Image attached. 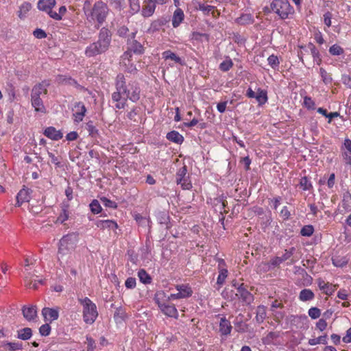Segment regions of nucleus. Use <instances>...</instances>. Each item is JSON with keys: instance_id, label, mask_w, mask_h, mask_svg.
I'll return each mask as SVG.
<instances>
[{"instance_id": "42", "label": "nucleus", "mask_w": 351, "mask_h": 351, "mask_svg": "<svg viewBox=\"0 0 351 351\" xmlns=\"http://www.w3.org/2000/svg\"><path fill=\"white\" fill-rule=\"evenodd\" d=\"M69 219V210L68 206H65L62 208V212L56 219L57 223H62Z\"/></svg>"}, {"instance_id": "17", "label": "nucleus", "mask_w": 351, "mask_h": 351, "mask_svg": "<svg viewBox=\"0 0 351 351\" xmlns=\"http://www.w3.org/2000/svg\"><path fill=\"white\" fill-rule=\"evenodd\" d=\"M300 48L305 51H306V49L309 50L311 54L313 56L314 62L317 65L321 64L322 60L320 56V53L314 44L309 43L306 47L301 46Z\"/></svg>"}, {"instance_id": "29", "label": "nucleus", "mask_w": 351, "mask_h": 351, "mask_svg": "<svg viewBox=\"0 0 351 351\" xmlns=\"http://www.w3.org/2000/svg\"><path fill=\"white\" fill-rule=\"evenodd\" d=\"M254 98L259 105H263L267 103L268 100L267 93L265 90L258 88Z\"/></svg>"}, {"instance_id": "56", "label": "nucleus", "mask_w": 351, "mask_h": 351, "mask_svg": "<svg viewBox=\"0 0 351 351\" xmlns=\"http://www.w3.org/2000/svg\"><path fill=\"white\" fill-rule=\"evenodd\" d=\"M277 337H278V335L276 332H270L267 335V336L263 339V341L265 344H269L271 342V341Z\"/></svg>"}, {"instance_id": "63", "label": "nucleus", "mask_w": 351, "mask_h": 351, "mask_svg": "<svg viewBox=\"0 0 351 351\" xmlns=\"http://www.w3.org/2000/svg\"><path fill=\"white\" fill-rule=\"evenodd\" d=\"M132 52H131L129 49H128L121 56V62H125L128 61H132Z\"/></svg>"}, {"instance_id": "2", "label": "nucleus", "mask_w": 351, "mask_h": 351, "mask_svg": "<svg viewBox=\"0 0 351 351\" xmlns=\"http://www.w3.org/2000/svg\"><path fill=\"white\" fill-rule=\"evenodd\" d=\"M78 241V234L75 232L67 234L60 240L58 261L64 269L65 268V265L69 267L71 266V263L69 261L71 258V252L75 249Z\"/></svg>"}, {"instance_id": "26", "label": "nucleus", "mask_w": 351, "mask_h": 351, "mask_svg": "<svg viewBox=\"0 0 351 351\" xmlns=\"http://www.w3.org/2000/svg\"><path fill=\"white\" fill-rule=\"evenodd\" d=\"M31 103L36 112H46L45 107L40 97H31Z\"/></svg>"}, {"instance_id": "55", "label": "nucleus", "mask_w": 351, "mask_h": 351, "mask_svg": "<svg viewBox=\"0 0 351 351\" xmlns=\"http://www.w3.org/2000/svg\"><path fill=\"white\" fill-rule=\"evenodd\" d=\"M87 351H94L96 348L95 340L89 336H86Z\"/></svg>"}, {"instance_id": "5", "label": "nucleus", "mask_w": 351, "mask_h": 351, "mask_svg": "<svg viewBox=\"0 0 351 351\" xmlns=\"http://www.w3.org/2000/svg\"><path fill=\"white\" fill-rule=\"evenodd\" d=\"M79 303L82 306V317L87 324H93L98 317L96 304L88 297L78 298Z\"/></svg>"}, {"instance_id": "54", "label": "nucleus", "mask_w": 351, "mask_h": 351, "mask_svg": "<svg viewBox=\"0 0 351 351\" xmlns=\"http://www.w3.org/2000/svg\"><path fill=\"white\" fill-rule=\"evenodd\" d=\"M40 334L42 336H48L51 332V326L49 324L42 325L39 328Z\"/></svg>"}, {"instance_id": "24", "label": "nucleus", "mask_w": 351, "mask_h": 351, "mask_svg": "<svg viewBox=\"0 0 351 351\" xmlns=\"http://www.w3.org/2000/svg\"><path fill=\"white\" fill-rule=\"evenodd\" d=\"M128 45L129 47L128 49H129L131 52L137 55H141L144 53V47L137 40H133L130 43H128Z\"/></svg>"}, {"instance_id": "30", "label": "nucleus", "mask_w": 351, "mask_h": 351, "mask_svg": "<svg viewBox=\"0 0 351 351\" xmlns=\"http://www.w3.org/2000/svg\"><path fill=\"white\" fill-rule=\"evenodd\" d=\"M314 293L309 289H302L299 294V300L302 302L312 300L314 299Z\"/></svg>"}, {"instance_id": "53", "label": "nucleus", "mask_w": 351, "mask_h": 351, "mask_svg": "<svg viewBox=\"0 0 351 351\" xmlns=\"http://www.w3.org/2000/svg\"><path fill=\"white\" fill-rule=\"evenodd\" d=\"M304 104L308 109H315V103L310 97L306 96L304 97Z\"/></svg>"}, {"instance_id": "14", "label": "nucleus", "mask_w": 351, "mask_h": 351, "mask_svg": "<svg viewBox=\"0 0 351 351\" xmlns=\"http://www.w3.org/2000/svg\"><path fill=\"white\" fill-rule=\"evenodd\" d=\"M32 191L25 186L21 189L16 195V205L20 206L25 202H28L31 199Z\"/></svg>"}, {"instance_id": "6", "label": "nucleus", "mask_w": 351, "mask_h": 351, "mask_svg": "<svg viewBox=\"0 0 351 351\" xmlns=\"http://www.w3.org/2000/svg\"><path fill=\"white\" fill-rule=\"evenodd\" d=\"M84 12L89 21L96 20L99 24H102L108 14V8L104 2L97 1L89 13H87L86 10Z\"/></svg>"}, {"instance_id": "23", "label": "nucleus", "mask_w": 351, "mask_h": 351, "mask_svg": "<svg viewBox=\"0 0 351 351\" xmlns=\"http://www.w3.org/2000/svg\"><path fill=\"white\" fill-rule=\"evenodd\" d=\"M184 19V14L182 9L177 8L173 15L172 25L173 27H178Z\"/></svg>"}, {"instance_id": "59", "label": "nucleus", "mask_w": 351, "mask_h": 351, "mask_svg": "<svg viewBox=\"0 0 351 351\" xmlns=\"http://www.w3.org/2000/svg\"><path fill=\"white\" fill-rule=\"evenodd\" d=\"M235 330L239 332H244L247 330V326L245 322H241L234 324Z\"/></svg>"}, {"instance_id": "36", "label": "nucleus", "mask_w": 351, "mask_h": 351, "mask_svg": "<svg viewBox=\"0 0 351 351\" xmlns=\"http://www.w3.org/2000/svg\"><path fill=\"white\" fill-rule=\"evenodd\" d=\"M138 276L140 281L143 284H150L152 282V278L143 269H140L138 271Z\"/></svg>"}, {"instance_id": "3", "label": "nucleus", "mask_w": 351, "mask_h": 351, "mask_svg": "<svg viewBox=\"0 0 351 351\" xmlns=\"http://www.w3.org/2000/svg\"><path fill=\"white\" fill-rule=\"evenodd\" d=\"M110 32L107 28H101L97 41L90 44L86 47L84 51L85 56L87 58H92L106 52L110 47Z\"/></svg>"}, {"instance_id": "27", "label": "nucleus", "mask_w": 351, "mask_h": 351, "mask_svg": "<svg viewBox=\"0 0 351 351\" xmlns=\"http://www.w3.org/2000/svg\"><path fill=\"white\" fill-rule=\"evenodd\" d=\"M166 138L175 143L182 144L184 141V137L178 131L173 130L167 134Z\"/></svg>"}, {"instance_id": "48", "label": "nucleus", "mask_w": 351, "mask_h": 351, "mask_svg": "<svg viewBox=\"0 0 351 351\" xmlns=\"http://www.w3.org/2000/svg\"><path fill=\"white\" fill-rule=\"evenodd\" d=\"M295 251V248L294 247H290L289 249H286L283 254L281 256H280L282 262L289 260L293 256Z\"/></svg>"}, {"instance_id": "10", "label": "nucleus", "mask_w": 351, "mask_h": 351, "mask_svg": "<svg viewBox=\"0 0 351 351\" xmlns=\"http://www.w3.org/2000/svg\"><path fill=\"white\" fill-rule=\"evenodd\" d=\"M56 4V0H39L38 10L47 12L51 19L60 18L57 12L53 10Z\"/></svg>"}, {"instance_id": "47", "label": "nucleus", "mask_w": 351, "mask_h": 351, "mask_svg": "<svg viewBox=\"0 0 351 351\" xmlns=\"http://www.w3.org/2000/svg\"><path fill=\"white\" fill-rule=\"evenodd\" d=\"M314 232V228L312 225H306L302 228L300 234L304 237H311Z\"/></svg>"}, {"instance_id": "58", "label": "nucleus", "mask_w": 351, "mask_h": 351, "mask_svg": "<svg viewBox=\"0 0 351 351\" xmlns=\"http://www.w3.org/2000/svg\"><path fill=\"white\" fill-rule=\"evenodd\" d=\"M9 350L10 351H16L22 349V344L19 342H8L6 344Z\"/></svg>"}, {"instance_id": "20", "label": "nucleus", "mask_w": 351, "mask_h": 351, "mask_svg": "<svg viewBox=\"0 0 351 351\" xmlns=\"http://www.w3.org/2000/svg\"><path fill=\"white\" fill-rule=\"evenodd\" d=\"M22 312L25 319L29 322L34 321L37 317V308L36 306H24Z\"/></svg>"}, {"instance_id": "64", "label": "nucleus", "mask_w": 351, "mask_h": 351, "mask_svg": "<svg viewBox=\"0 0 351 351\" xmlns=\"http://www.w3.org/2000/svg\"><path fill=\"white\" fill-rule=\"evenodd\" d=\"M327 327V322L324 319H320L316 324V328L320 331H324Z\"/></svg>"}, {"instance_id": "57", "label": "nucleus", "mask_w": 351, "mask_h": 351, "mask_svg": "<svg viewBox=\"0 0 351 351\" xmlns=\"http://www.w3.org/2000/svg\"><path fill=\"white\" fill-rule=\"evenodd\" d=\"M101 200L105 206L112 208H117V205L114 202L108 199L107 197H104L101 198Z\"/></svg>"}, {"instance_id": "1", "label": "nucleus", "mask_w": 351, "mask_h": 351, "mask_svg": "<svg viewBox=\"0 0 351 351\" xmlns=\"http://www.w3.org/2000/svg\"><path fill=\"white\" fill-rule=\"evenodd\" d=\"M116 90L112 94V101L116 109H124L128 99L136 102L140 99L141 88L136 81L127 82L123 74L119 73L115 78Z\"/></svg>"}, {"instance_id": "39", "label": "nucleus", "mask_w": 351, "mask_h": 351, "mask_svg": "<svg viewBox=\"0 0 351 351\" xmlns=\"http://www.w3.org/2000/svg\"><path fill=\"white\" fill-rule=\"evenodd\" d=\"M121 64L123 66L124 70L130 73L134 74L137 71V69L132 61L125 62H121Z\"/></svg>"}, {"instance_id": "19", "label": "nucleus", "mask_w": 351, "mask_h": 351, "mask_svg": "<svg viewBox=\"0 0 351 351\" xmlns=\"http://www.w3.org/2000/svg\"><path fill=\"white\" fill-rule=\"evenodd\" d=\"M56 80L57 83L59 84L71 86L77 88H81V86L75 79H73L72 77L67 75H58L56 77Z\"/></svg>"}, {"instance_id": "18", "label": "nucleus", "mask_w": 351, "mask_h": 351, "mask_svg": "<svg viewBox=\"0 0 351 351\" xmlns=\"http://www.w3.org/2000/svg\"><path fill=\"white\" fill-rule=\"evenodd\" d=\"M155 9L156 3L153 0H144L141 14L144 17H149L154 13Z\"/></svg>"}, {"instance_id": "51", "label": "nucleus", "mask_w": 351, "mask_h": 351, "mask_svg": "<svg viewBox=\"0 0 351 351\" xmlns=\"http://www.w3.org/2000/svg\"><path fill=\"white\" fill-rule=\"evenodd\" d=\"M337 285H332V284L328 282L326 285V286L324 287L325 289H324L322 290V291L324 293H325L327 295H331L335 291V290L337 289Z\"/></svg>"}, {"instance_id": "34", "label": "nucleus", "mask_w": 351, "mask_h": 351, "mask_svg": "<svg viewBox=\"0 0 351 351\" xmlns=\"http://www.w3.org/2000/svg\"><path fill=\"white\" fill-rule=\"evenodd\" d=\"M32 9V5L29 2H24L21 4L19 8V11L18 12V16L19 18L23 19L25 16V15L28 13V12Z\"/></svg>"}, {"instance_id": "12", "label": "nucleus", "mask_w": 351, "mask_h": 351, "mask_svg": "<svg viewBox=\"0 0 351 351\" xmlns=\"http://www.w3.org/2000/svg\"><path fill=\"white\" fill-rule=\"evenodd\" d=\"M23 272L25 286L29 289H36L38 288V283H41V280H38L37 282L35 278L37 276L32 274L27 268H25Z\"/></svg>"}, {"instance_id": "4", "label": "nucleus", "mask_w": 351, "mask_h": 351, "mask_svg": "<svg viewBox=\"0 0 351 351\" xmlns=\"http://www.w3.org/2000/svg\"><path fill=\"white\" fill-rule=\"evenodd\" d=\"M154 299L163 314L169 317L176 319L178 317L179 314L176 306L169 302L171 300H173L169 298V295H167L165 291H157L155 293Z\"/></svg>"}, {"instance_id": "13", "label": "nucleus", "mask_w": 351, "mask_h": 351, "mask_svg": "<svg viewBox=\"0 0 351 351\" xmlns=\"http://www.w3.org/2000/svg\"><path fill=\"white\" fill-rule=\"evenodd\" d=\"M74 113H73V117H74V121L79 123L81 122L86 112V108L84 106V104L81 102H76L74 105Z\"/></svg>"}, {"instance_id": "38", "label": "nucleus", "mask_w": 351, "mask_h": 351, "mask_svg": "<svg viewBox=\"0 0 351 351\" xmlns=\"http://www.w3.org/2000/svg\"><path fill=\"white\" fill-rule=\"evenodd\" d=\"M319 74L322 77V80L325 84H329L332 82V78L330 73H328L324 68L319 69Z\"/></svg>"}, {"instance_id": "62", "label": "nucleus", "mask_w": 351, "mask_h": 351, "mask_svg": "<svg viewBox=\"0 0 351 351\" xmlns=\"http://www.w3.org/2000/svg\"><path fill=\"white\" fill-rule=\"evenodd\" d=\"M136 282L134 278H128L125 282V285L128 289H134L136 287Z\"/></svg>"}, {"instance_id": "44", "label": "nucleus", "mask_w": 351, "mask_h": 351, "mask_svg": "<svg viewBox=\"0 0 351 351\" xmlns=\"http://www.w3.org/2000/svg\"><path fill=\"white\" fill-rule=\"evenodd\" d=\"M130 8L132 14L138 12L141 9L139 0H130Z\"/></svg>"}, {"instance_id": "25", "label": "nucleus", "mask_w": 351, "mask_h": 351, "mask_svg": "<svg viewBox=\"0 0 351 351\" xmlns=\"http://www.w3.org/2000/svg\"><path fill=\"white\" fill-rule=\"evenodd\" d=\"M162 58L165 60H170L173 61L174 63L179 64L180 65L183 64L182 59L177 56L175 53L172 52L171 50H167L162 53Z\"/></svg>"}, {"instance_id": "50", "label": "nucleus", "mask_w": 351, "mask_h": 351, "mask_svg": "<svg viewBox=\"0 0 351 351\" xmlns=\"http://www.w3.org/2000/svg\"><path fill=\"white\" fill-rule=\"evenodd\" d=\"M308 314L312 319H315L320 317L321 311L317 307H311L308 309Z\"/></svg>"}, {"instance_id": "41", "label": "nucleus", "mask_w": 351, "mask_h": 351, "mask_svg": "<svg viewBox=\"0 0 351 351\" xmlns=\"http://www.w3.org/2000/svg\"><path fill=\"white\" fill-rule=\"evenodd\" d=\"M187 173V169L186 166H183L176 173V183L180 184L182 182L184 178L186 177Z\"/></svg>"}, {"instance_id": "11", "label": "nucleus", "mask_w": 351, "mask_h": 351, "mask_svg": "<svg viewBox=\"0 0 351 351\" xmlns=\"http://www.w3.org/2000/svg\"><path fill=\"white\" fill-rule=\"evenodd\" d=\"M50 85L49 80H43L41 82L36 84L32 90L31 97H40L42 94H47V88Z\"/></svg>"}, {"instance_id": "60", "label": "nucleus", "mask_w": 351, "mask_h": 351, "mask_svg": "<svg viewBox=\"0 0 351 351\" xmlns=\"http://www.w3.org/2000/svg\"><path fill=\"white\" fill-rule=\"evenodd\" d=\"M281 199L282 198L280 196L275 197L270 199L269 204L274 209L276 210L280 204Z\"/></svg>"}, {"instance_id": "35", "label": "nucleus", "mask_w": 351, "mask_h": 351, "mask_svg": "<svg viewBox=\"0 0 351 351\" xmlns=\"http://www.w3.org/2000/svg\"><path fill=\"white\" fill-rule=\"evenodd\" d=\"M332 13L327 11L323 14V21L325 25L324 30L325 32H328V29L332 25Z\"/></svg>"}, {"instance_id": "33", "label": "nucleus", "mask_w": 351, "mask_h": 351, "mask_svg": "<svg viewBox=\"0 0 351 351\" xmlns=\"http://www.w3.org/2000/svg\"><path fill=\"white\" fill-rule=\"evenodd\" d=\"M266 317V307L260 305L257 307L256 319L258 323H262Z\"/></svg>"}, {"instance_id": "7", "label": "nucleus", "mask_w": 351, "mask_h": 351, "mask_svg": "<svg viewBox=\"0 0 351 351\" xmlns=\"http://www.w3.org/2000/svg\"><path fill=\"white\" fill-rule=\"evenodd\" d=\"M271 10L282 19L289 18L294 12L293 7L287 0H273L270 5Z\"/></svg>"}, {"instance_id": "40", "label": "nucleus", "mask_w": 351, "mask_h": 351, "mask_svg": "<svg viewBox=\"0 0 351 351\" xmlns=\"http://www.w3.org/2000/svg\"><path fill=\"white\" fill-rule=\"evenodd\" d=\"M233 66V62L230 58H227L220 63L219 68L223 72L228 71Z\"/></svg>"}, {"instance_id": "49", "label": "nucleus", "mask_w": 351, "mask_h": 351, "mask_svg": "<svg viewBox=\"0 0 351 351\" xmlns=\"http://www.w3.org/2000/svg\"><path fill=\"white\" fill-rule=\"evenodd\" d=\"M300 186L304 191L309 190L312 187L311 182L306 176H304L300 179Z\"/></svg>"}, {"instance_id": "46", "label": "nucleus", "mask_w": 351, "mask_h": 351, "mask_svg": "<svg viewBox=\"0 0 351 351\" xmlns=\"http://www.w3.org/2000/svg\"><path fill=\"white\" fill-rule=\"evenodd\" d=\"M86 129L88 132V134L91 136H95L98 134V130L94 125L92 121H89L86 124Z\"/></svg>"}, {"instance_id": "61", "label": "nucleus", "mask_w": 351, "mask_h": 351, "mask_svg": "<svg viewBox=\"0 0 351 351\" xmlns=\"http://www.w3.org/2000/svg\"><path fill=\"white\" fill-rule=\"evenodd\" d=\"M33 35L37 38H39V39H42V38H45L47 37V34L46 32L41 29H39V28H37L36 29L34 32H33Z\"/></svg>"}, {"instance_id": "52", "label": "nucleus", "mask_w": 351, "mask_h": 351, "mask_svg": "<svg viewBox=\"0 0 351 351\" xmlns=\"http://www.w3.org/2000/svg\"><path fill=\"white\" fill-rule=\"evenodd\" d=\"M133 217H134V219H135V221L139 225L145 226L146 224V223H149V219H147L146 217L142 216L139 213H134Z\"/></svg>"}, {"instance_id": "31", "label": "nucleus", "mask_w": 351, "mask_h": 351, "mask_svg": "<svg viewBox=\"0 0 351 351\" xmlns=\"http://www.w3.org/2000/svg\"><path fill=\"white\" fill-rule=\"evenodd\" d=\"M228 269L225 268H219V275L217 279V285H218L217 289H219L224 284L226 279L228 276Z\"/></svg>"}, {"instance_id": "9", "label": "nucleus", "mask_w": 351, "mask_h": 351, "mask_svg": "<svg viewBox=\"0 0 351 351\" xmlns=\"http://www.w3.org/2000/svg\"><path fill=\"white\" fill-rule=\"evenodd\" d=\"M175 288L178 292L170 294L169 298L173 300L185 299L191 297L193 293L189 284L176 285Z\"/></svg>"}, {"instance_id": "37", "label": "nucleus", "mask_w": 351, "mask_h": 351, "mask_svg": "<svg viewBox=\"0 0 351 351\" xmlns=\"http://www.w3.org/2000/svg\"><path fill=\"white\" fill-rule=\"evenodd\" d=\"M328 51L331 56H341L344 53L343 48L337 44H334L330 47Z\"/></svg>"}, {"instance_id": "15", "label": "nucleus", "mask_w": 351, "mask_h": 351, "mask_svg": "<svg viewBox=\"0 0 351 351\" xmlns=\"http://www.w3.org/2000/svg\"><path fill=\"white\" fill-rule=\"evenodd\" d=\"M95 226L101 230H108V231H116L118 228L117 223L114 220L110 219L97 220L95 222Z\"/></svg>"}, {"instance_id": "8", "label": "nucleus", "mask_w": 351, "mask_h": 351, "mask_svg": "<svg viewBox=\"0 0 351 351\" xmlns=\"http://www.w3.org/2000/svg\"><path fill=\"white\" fill-rule=\"evenodd\" d=\"M232 285L236 288V296L246 305L250 304L254 301V295L247 289V285L244 283L237 285L234 282Z\"/></svg>"}, {"instance_id": "32", "label": "nucleus", "mask_w": 351, "mask_h": 351, "mask_svg": "<svg viewBox=\"0 0 351 351\" xmlns=\"http://www.w3.org/2000/svg\"><path fill=\"white\" fill-rule=\"evenodd\" d=\"M32 335V331L30 328H24L18 330V338L22 340H28Z\"/></svg>"}, {"instance_id": "21", "label": "nucleus", "mask_w": 351, "mask_h": 351, "mask_svg": "<svg viewBox=\"0 0 351 351\" xmlns=\"http://www.w3.org/2000/svg\"><path fill=\"white\" fill-rule=\"evenodd\" d=\"M44 134L47 138L53 141H58L63 137V134L60 130H57L52 126L47 128L44 131Z\"/></svg>"}, {"instance_id": "28", "label": "nucleus", "mask_w": 351, "mask_h": 351, "mask_svg": "<svg viewBox=\"0 0 351 351\" xmlns=\"http://www.w3.org/2000/svg\"><path fill=\"white\" fill-rule=\"evenodd\" d=\"M254 22V19L251 14H243L236 19V23L241 25H250Z\"/></svg>"}, {"instance_id": "45", "label": "nucleus", "mask_w": 351, "mask_h": 351, "mask_svg": "<svg viewBox=\"0 0 351 351\" xmlns=\"http://www.w3.org/2000/svg\"><path fill=\"white\" fill-rule=\"evenodd\" d=\"M90 208L93 213L99 214L101 213L102 208L101 206L97 199H94L90 204Z\"/></svg>"}, {"instance_id": "43", "label": "nucleus", "mask_w": 351, "mask_h": 351, "mask_svg": "<svg viewBox=\"0 0 351 351\" xmlns=\"http://www.w3.org/2000/svg\"><path fill=\"white\" fill-rule=\"evenodd\" d=\"M268 64L274 69L279 66L280 62L277 56L272 54L267 58Z\"/></svg>"}, {"instance_id": "16", "label": "nucleus", "mask_w": 351, "mask_h": 351, "mask_svg": "<svg viewBox=\"0 0 351 351\" xmlns=\"http://www.w3.org/2000/svg\"><path fill=\"white\" fill-rule=\"evenodd\" d=\"M42 315L45 321H49L50 322L55 321L58 319L59 317L58 308L45 307L42 309Z\"/></svg>"}, {"instance_id": "22", "label": "nucleus", "mask_w": 351, "mask_h": 351, "mask_svg": "<svg viewBox=\"0 0 351 351\" xmlns=\"http://www.w3.org/2000/svg\"><path fill=\"white\" fill-rule=\"evenodd\" d=\"M232 330V326L230 322L226 317L221 318L219 322V332L222 335H228L230 334Z\"/></svg>"}]
</instances>
